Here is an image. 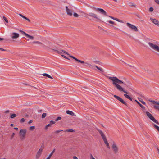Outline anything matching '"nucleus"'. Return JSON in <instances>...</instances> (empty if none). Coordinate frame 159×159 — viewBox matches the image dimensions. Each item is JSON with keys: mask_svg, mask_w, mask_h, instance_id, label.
Masks as SVG:
<instances>
[{"mask_svg": "<svg viewBox=\"0 0 159 159\" xmlns=\"http://www.w3.org/2000/svg\"><path fill=\"white\" fill-rule=\"evenodd\" d=\"M14 129H16V130H17L18 129V128H17V127H15L14 128Z\"/></svg>", "mask_w": 159, "mask_h": 159, "instance_id": "obj_61", "label": "nucleus"}, {"mask_svg": "<svg viewBox=\"0 0 159 159\" xmlns=\"http://www.w3.org/2000/svg\"><path fill=\"white\" fill-rule=\"evenodd\" d=\"M51 157V156H50V155H49V156L46 159H50Z\"/></svg>", "mask_w": 159, "mask_h": 159, "instance_id": "obj_56", "label": "nucleus"}, {"mask_svg": "<svg viewBox=\"0 0 159 159\" xmlns=\"http://www.w3.org/2000/svg\"><path fill=\"white\" fill-rule=\"evenodd\" d=\"M55 149H54L52 151V152L50 153V154L49 155L50 156H51L52 157V155L53 153L55 152Z\"/></svg>", "mask_w": 159, "mask_h": 159, "instance_id": "obj_33", "label": "nucleus"}, {"mask_svg": "<svg viewBox=\"0 0 159 159\" xmlns=\"http://www.w3.org/2000/svg\"><path fill=\"white\" fill-rule=\"evenodd\" d=\"M128 4L129 6L134 7H136V5H135L134 3H133L131 2H129L128 3Z\"/></svg>", "mask_w": 159, "mask_h": 159, "instance_id": "obj_21", "label": "nucleus"}, {"mask_svg": "<svg viewBox=\"0 0 159 159\" xmlns=\"http://www.w3.org/2000/svg\"><path fill=\"white\" fill-rule=\"evenodd\" d=\"M92 8L94 10H95L96 11H99V12L101 13L103 15H104L107 16V13L106 12L102 9L99 8H96L95 7H92Z\"/></svg>", "mask_w": 159, "mask_h": 159, "instance_id": "obj_4", "label": "nucleus"}, {"mask_svg": "<svg viewBox=\"0 0 159 159\" xmlns=\"http://www.w3.org/2000/svg\"><path fill=\"white\" fill-rule=\"evenodd\" d=\"M24 19L27 20L29 22H30V20L29 19H28V18L26 17L25 16V18Z\"/></svg>", "mask_w": 159, "mask_h": 159, "instance_id": "obj_46", "label": "nucleus"}, {"mask_svg": "<svg viewBox=\"0 0 159 159\" xmlns=\"http://www.w3.org/2000/svg\"><path fill=\"white\" fill-rule=\"evenodd\" d=\"M25 119L24 118H22L20 121V123H23L25 121Z\"/></svg>", "mask_w": 159, "mask_h": 159, "instance_id": "obj_39", "label": "nucleus"}, {"mask_svg": "<svg viewBox=\"0 0 159 159\" xmlns=\"http://www.w3.org/2000/svg\"><path fill=\"white\" fill-rule=\"evenodd\" d=\"M101 136L102 137L103 140H105V139H106V137L104 134H103Z\"/></svg>", "mask_w": 159, "mask_h": 159, "instance_id": "obj_35", "label": "nucleus"}, {"mask_svg": "<svg viewBox=\"0 0 159 159\" xmlns=\"http://www.w3.org/2000/svg\"><path fill=\"white\" fill-rule=\"evenodd\" d=\"M65 131L68 132H74L75 131L72 129H70L66 130Z\"/></svg>", "mask_w": 159, "mask_h": 159, "instance_id": "obj_27", "label": "nucleus"}, {"mask_svg": "<svg viewBox=\"0 0 159 159\" xmlns=\"http://www.w3.org/2000/svg\"><path fill=\"white\" fill-rule=\"evenodd\" d=\"M33 122V121L32 120H30L28 122L29 124H30L32 123Z\"/></svg>", "mask_w": 159, "mask_h": 159, "instance_id": "obj_55", "label": "nucleus"}, {"mask_svg": "<svg viewBox=\"0 0 159 159\" xmlns=\"http://www.w3.org/2000/svg\"><path fill=\"white\" fill-rule=\"evenodd\" d=\"M51 157V156H50V155H49V156L46 159H50Z\"/></svg>", "mask_w": 159, "mask_h": 159, "instance_id": "obj_57", "label": "nucleus"}, {"mask_svg": "<svg viewBox=\"0 0 159 159\" xmlns=\"http://www.w3.org/2000/svg\"><path fill=\"white\" fill-rule=\"evenodd\" d=\"M151 21L154 24L157 25L159 26V22L155 19H153L152 18H150Z\"/></svg>", "mask_w": 159, "mask_h": 159, "instance_id": "obj_13", "label": "nucleus"}, {"mask_svg": "<svg viewBox=\"0 0 159 159\" xmlns=\"http://www.w3.org/2000/svg\"><path fill=\"white\" fill-rule=\"evenodd\" d=\"M153 125L154 127L159 132V127L154 124H153Z\"/></svg>", "mask_w": 159, "mask_h": 159, "instance_id": "obj_28", "label": "nucleus"}, {"mask_svg": "<svg viewBox=\"0 0 159 159\" xmlns=\"http://www.w3.org/2000/svg\"><path fill=\"white\" fill-rule=\"evenodd\" d=\"M135 101L138 104V105L143 110L145 109V107L142 105L139 102L137 101V100H135Z\"/></svg>", "mask_w": 159, "mask_h": 159, "instance_id": "obj_16", "label": "nucleus"}, {"mask_svg": "<svg viewBox=\"0 0 159 159\" xmlns=\"http://www.w3.org/2000/svg\"><path fill=\"white\" fill-rule=\"evenodd\" d=\"M146 114L148 117L151 120H152V119L154 117L148 111H147L146 112Z\"/></svg>", "mask_w": 159, "mask_h": 159, "instance_id": "obj_14", "label": "nucleus"}, {"mask_svg": "<svg viewBox=\"0 0 159 159\" xmlns=\"http://www.w3.org/2000/svg\"><path fill=\"white\" fill-rule=\"evenodd\" d=\"M74 16L75 17H78V15L76 13H74L73 14Z\"/></svg>", "mask_w": 159, "mask_h": 159, "instance_id": "obj_40", "label": "nucleus"}, {"mask_svg": "<svg viewBox=\"0 0 159 159\" xmlns=\"http://www.w3.org/2000/svg\"><path fill=\"white\" fill-rule=\"evenodd\" d=\"M19 15L21 16V17H22L24 19L25 18V16L23 15L22 14H19Z\"/></svg>", "mask_w": 159, "mask_h": 159, "instance_id": "obj_53", "label": "nucleus"}, {"mask_svg": "<svg viewBox=\"0 0 159 159\" xmlns=\"http://www.w3.org/2000/svg\"><path fill=\"white\" fill-rule=\"evenodd\" d=\"M139 101L143 105H145L146 103L145 102L143 101L142 99L141 98L138 99Z\"/></svg>", "mask_w": 159, "mask_h": 159, "instance_id": "obj_29", "label": "nucleus"}, {"mask_svg": "<svg viewBox=\"0 0 159 159\" xmlns=\"http://www.w3.org/2000/svg\"><path fill=\"white\" fill-rule=\"evenodd\" d=\"M11 38L13 39H17L19 37V34L13 32L12 33Z\"/></svg>", "mask_w": 159, "mask_h": 159, "instance_id": "obj_12", "label": "nucleus"}, {"mask_svg": "<svg viewBox=\"0 0 159 159\" xmlns=\"http://www.w3.org/2000/svg\"><path fill=\"white\" fill-rule=\"evenodd\" d=\"M153 10H154L153 8L152 7H150L149 9V11L150 12L152 11H153Z\"/></svg>", "mask_w": 159, "mask_h": 159, "instance_id": "obj_45", "label": "nucleus"}, {"mask_svg": "<svg viewBox=\"0 0 159 159\" xmlns=\"http://www.w3.org/2000/svg\"><path fill=\"white\" fill-rule=\"evenodd\" d=\"M42 75L44 76H46L48 77V78L52 79V77L50 75H49L48 74L43 73L42 74Z\"/></svg>", "mask_w": 159, "mask_h": 159, "instance_id": "obj_19", "label": "nucleus"}, {"mask_svg": "<svg viewBox=\"0 0 159 159\" xmlns=\"http://www.w3.org/2000/svg\"><path fill=\"white\" fill-rule=\"evenodd\" d=\"M3 18L4 19V20L7 23H8V20L7 19L6 17H5V16H3Z\"/></svg>", "mask_w": 159, "mask_h": 159, "instance_id": "obj_38", "label": "nucleus"}, {"mask_svg": "<svg viewBox=\"0 0 159 159\" xmlns=\"http://www.w3.org/2000/svg\"><path fill=\"white\" fill-rule=\"evenodd\" d=\"M16 116V115L15 114H11L10 117L11 119H13Z\"/></svg>", "mask_w": 159, "mask_h": 159, "instance_id": "obj_23", "label": "nucleus"}, {"mask_svg": "<svg viewBox=\"0 0 159 159\" xmlns=\"http://www.w3.org/2000/svg\"><path fill=\"white\" fill-rule=\"evenodd\" d=\"M90 159H95L93 156H92V154H90Z\"/></svg>", "mask_w": 159, "mask_h": 159, "instance_id": "obj_52", "label": "nucleus"}, {"mask_svg": "<svg viewBox=\"0 0 159 159\" xmlns=\"http://www.w3.org/2000/svg\"><path fill=\"white\" fill-rule=\"evenodd\" d=\"M35 128V127L34 126H30V130H33Z\"/></svg>", "mask_w": 159, "mask_h": 159, "instance_id": "obj_41", "label": "nucleus"}, {"mask_svg": "<svg viewBox=\"0 0 159 159\" xmlns=\"http://www.w3.org/2000/svg\"><path fill=\"white\" fill-rule=\"evenodd\" d=\"M66 113L68 114L71 115V116H74L75 115V114L72 111H70L69 110H67L66 111Z\"/></svg>", "mask_w": 159, "mask_h": 159, "instance_id": "obj_15", "label": "nucleus"}, {"mask_svg": "<svg viewBox=\"0 0 159 159\" xmlns=\"http://www.w3.org/2000/svg\"><path fill=\"white\" fill-rule=\"evenodd\" d=\"M9 112H10L9 110H7L5 112V113H9Z\"/></svg>", "mask_w": 159, "mask_h": 159, "instance_id": "obj_54", "label": "nucleus"}, {"mask_svg": "<svg viewBox=\"0 0 159 159\" xmlns=\"http://www.w3.org/2000/svg\"><path fill=\"white\" fill-rule=\"evenodd\" d=\"M61 119V117L60 116L58 117L56 119L55 121H57L60 120Z\"/></svg>", "mask_w": 159, "mask_h": 159, "instance_id": "obj_34", "label": "nucleus"}, {"mask_svg": "<svg viewBox=\"0 0 159 159\" xmlns=\"http://www.w3.org/2000/svg\"><path fill=\"white\" fill-rule=\"evenodd\" d=\"M33 43H34L39 44H42V43L41 42H39L38 41H34L33 42Z\"/></svg>", "mask_w": 159, "mask_h": 159, "instance_id": "obj_36", "label": "nucleus"}, {"mask_svg": "<svg viewBox=\"0 0 159 159\" xmlns=\"http://www.w3.org/2000/svg\"><path fill=\"white\" fill-rule=\"evenodd\" d=\"M107 77L113 82L112 84L120 91H123L125 93L128 94V93L124 90V89L119 84H124V82L121 80L119 79L117 77L115 76L110 77L107 76Z\"/></svg>", "mask_w": 159, "mask_h": 159, "instance_id": "obj_1", "label": "nucleus"}, {"mask_svg": "<svg viewBox=\"0 0 159 159\" xmlns=\"http://www.w3.org/2000/svg\"><path fill=\"white\" fill-rule=\"evenodd\" d=\"M46 114L45 113H43L42 116V118H45L46 116Z\"/></svg>", "mask_w": 159, "mask_h": 159, "instance_id": "obj_37", "label": "nucleus"}, {"mask_svg": "<svg viewBox=\"0 0 159 159\" xmlns=\"http://www.w3.org/2000/svg\"><path fill=\"white\" fill-rule=\"evenodd\" d=\"M27 36L26 37L27 38H28L31 40H33L34 39V37L28 34L27 35H26Z\"/></svg>", "mask_w": 159, "mask_h": 159, "instance_id": "obj_24", "label": "nucleus"}, {"mask_svg": "<svg viewBox=\"0 0 159 159\" xmlns=\"http://www.w3.org/2000/svg\"><path fill=\"white\" fill-rule=\"evenodd\" d=\"M154 1L157 4L159 5V0H154Z\"/></svg>", "mask_w": 159, "mask_h": 159, "instance_id": "obj_51", "label": "nucleus"}, {"mask_svg": "<svg viewBox=\"0 0 159 159\" xmlns=\"http://www.w3.org/2000/svg\"><path fill=\"white\" fill-rule=\"evenodd\" d=\"M88 15L89 16L96 18L98 20H100L99 18L98 17L97 15L95 13L92 12H90L89 13Z\"/></svg>", "mask_w": 159, "mask_h": 159, "instance_id": "obj_9", "label": "nucleus"}, {"mask_svg": "<svg viewBox=\"0 0 159 159\" xmlns=\"http://www.w3.org/2000/svg\"><path fill=\"white\" fill-rule=\"evenodd\" d=\"M44 148V146L43 144H42L36 154V159H38L40 157Z\"/></svg>", "mask_w": 159, "mask_h": 159, "instance_id": "obj_3", "label": "nucleus"}, {"mask_svg": "<svg viewBox=\"0 0 159 159\" xmlns=\"http://www.w3.org/2000/svg\"><path fill=\"white\" fill-rule=\"evenodd\" d=\"M108 22L109 23H110V24H113L114 23V22L112 21L111 20L108 21Z\"/></svg>", "mask_w": 159, "mask_h": 159, "instance_id": "obj_49", "label": "nucleus"}, {"mask_svg": "<svg viewBox=\"0 0 159 159\" xmlns=\"http://www.w3.org/2000/svg\"><path fill=\"white\" fill-rule=\"evenodd\" d=\"M156 104L159 106V102H157L156 103Z\"/></svg>", "mask_w": 159, "mask_h": 159, "instance_id": "obj_64", "label": "nucleus"}, {"mask_svg": "<svg viewBox=\"0 0 159 159\" xmlns=\"http://www.w3.org/2000/svg\"><path fill=\"white\" fill-rule=\"evenodd\" d=\"M62 131H63V130H56L55 132V133H59L60 132Z\"/></svg>", "mask_w": 159, "mask_h": 159, "instance_id": "obj_50", "label": "nucleus"}, {"mask_svg": "<svg viewBox=\"0 0 159 159\" xmlns=\"http://www.w3.org/2000/svg\"><path fill=\"white\" fill-rule=\"evenodd\" d=\"M69 56L73 58V59H74L75 60V61H78V62H80V63H85V64H87V65H89V64H88V63H87V62H85L84 61H81V60H79L78 59H77V58H75V57H74L73 56Z\"/></svg>", "mask_w": 159, "mask_h": 159, "instance_id": "obj_8", "label": "nucleus"}, {"mask_svg": "<svg viewBox=\"0 0 159 159\" xmlns=\"http://www.w3.org/2000/svg\"><path fill=\"white\" fill-rule=\"evenodd\" d=\"M66 10L68 15L71 16L72 15V11L68 8L67 6L66 7Z\"/></svg>", "mask_w": 159, "mask_h": 159, "instance_id": "obj_11", "label": "nucleus"}, {"mask_svg": "<svg viewBox=\"0 0 159 159\" xmlns=\"http://www.w3.org/2000/svg\"><path fill=\"white\" fill-rule=\"evenodd\" d=\"M61 51L62 52H63L64 53H65L67 55H69V54L66 51L62 50H61Z\"/></svg>", "mask_w": 159, "mask_h": 159, "instance_id": "obj_47", "label": "nucleus"}, {"mask_svg": "<svg viewBox=\"0 0 159 159\" xmlns=\"http://www.w3.org/2000/svg\"><path fill=\"white\" fill-rule=\"evenodd\" d=\"M73 159H78V158L76 156H75L73 157Z\"/></svg>", "mask_w": 159, "mask_h": 159, "instance_id": "obj_59", "label": "nucleus"}, {"mask_svg": "<svg viewBox=\"0 0 159 159\" xmlns=\"http://www.w3.org/2000/svg\"><path fill=\"white\" fill-rule=\"evenodd\" d=\"M154 107L155 109H157L158 110H159V106H156V105H154Z\"/></svg>", "mask_w": 159, "mask_h": 159, "instance_id": "obj_42", "label": "nucleus"}, {"mask_svg": "<svg viewBox=\"0 0 159 159\" xmlns=\"http://www.w3.org/2000/svg\"><path fill=\"white\" fill-rule=\"evenodd\" d=\"M127 26L129 28L131 29L132 30H134L135 31H138L137 27L135 25L130 24V23L127 22L126 23Z\"/></svg>", "mask_w": 159, "mask_h": 159, "instance_id": "obj_6", "label": "nucleus"}, {"mask_svg": "<svg viewBox=\"0 0 159 159\" xmlns=\"http://www.w3.org/2000/svg\"><path fill=\"white\" fill-rule=\"evenodd\" d=\"M104 141V142L105 143V144L107 146V148L109 149L110 148V147L109 144L107 142V139H105V140H103Z\"/></svg>", "mask_w": 159, "mask_h": 159, "instance_id": "obj_17", "label": "nucleus"}, {"mask_svg": "<svg viewBox=\"0 0 159 159\" xmlns=\"http://www.w3.org/2000/svg\"><path fill=\"white\" fill-rule=\"evenodd\" d=\"M61 56L63 57L64 58H66V59L68 60H70V59L68 57H66V56H65V55H61Z\"/></svg>", "mask_w": 159, "mask_h": 159, "instance_id": "obj_43", "label": "nucleus"}, {"mask_svg": "<svg viewBox=\"0 0 159 159\" xmlns=\"http://www.w3.org/2000/svg\"><path fill=\"white\" fill-rule=\"evenodd\" d=\"M0 50H2V51H5V50L3 49V48H0Z\"/></svg>", "mask_w": 159, "mask_h": 159, "instance_id": "obj_58", "label": "nucleus"}, {"mask_svg": "<svg viewBox=\"0 0 159 159\" xmlns=\"http://www.w3.org/2000/svg\"><path fill=\"white\" fill-rule=\"evenodd\" d=\"M52 50L53 51H54V52H56L57 53H58V54H61V53H62V52H61L60 51H59L57 50L54 49L53 48H52Z\"/></svg>", "mask_w": 159, "mask_h": 159, "instance_id": "obj_25", "label": "nucleus"}, {"mask_svg": "<svg viewBox=\"0 0 159 159\" xmlns=\"http://www.w3.org/2000/svg\"><path fill=\"white\" fill-rule=\"evenodd\" d=\"M148 44L152 48L159 52V47L158 46L151 42H149Z\"/></svg>", "mask_w": 159, "mask_h": 159, "instance_id": "obj_2", "label": "nucleus"}, {"mask_svg": "<svg viewBox=\"0 0 159 159\" xmlns=\"http://www.w3.org/2000/svg\"><path fill=\"white\" fill-rule=\"evenodd\" d=\"M112 148L113 149L114 152L116 153L118 151V148L116 144L114 143L112 146Z\"/></svg>", "mask_w": 159, "mask_h": 159, "instance_id": "obj_10", "label": "nucleus"}, {"mask_svg": "<svg viewBox=\"0 0 159 159\" xmlns=\"http://www.w3.org/2000/svg\"><path fill=\"white\" fill-rule=\"evenodd\" d=\"M22 34H23V35H24L25 37L27 35H27V34H26L25 32L24 31H22Z\"/></svg>", "mask_w": 159, "mask_h": 159, "instance_id": "obj_44", "label": "nucleus"}, {"mask_svg": "<svg viewBox=\"0 0 159 159\" xmlns=\"http://www.w3.org/2000/svg\"><path fill=\"white\" fill-rule=\"evenodd\" d=\"M114 97L119 101L121 103L127 106L128 104L121 98L116 95H114Z\"/></svg>", "mask_w": 159, "mask_h": 159, "instance_id": "obj_5", "label": "nucleus"}, {"mask_svg": "<svg viewBox=\"0 0 159 159\" xmlns=\"http://www.w3.org/2000/svg\"><path fill=\"white\" fill-rule=\"evenodd\" d=\"M97 130L99 132L100 134L101 135L104 134L103 133L102 131H101V130L99 129H97Z\"/></svg>", "mask_w": 159, "mask_h": 159, "instance_id": "obj_32", "label": "nucleus"}, {"mask_svg": "<svg viewBox=\"0 0 159 159\" xmlns=\"http://www.w3.org/2000/svg\"><path fill=\"white\" fill-rule=\"evenodd\" d=\"M124 96H125V97L129 99L130 101L132 100L133 98L131 97H130L129 95L125 94H124Z\"/></svg>", "mask_w": 159, "mask_h": 159, "instance_id": "obj_18", "label": "nucleus"}, {"mask_svg": "<svg viewBox=\"0 0 159 159\" xmlns=\"http://www.w3.org/2000/svg\"><path fill=\"white\" fill-rule=\"evenodd\" d=\"M13 125H13V124H11V125H10V126H12H12H13Z\"/></svg>", "mask_w": 159, "mask_h": 159, "instance_id": "obj_63", "label": "nucleus"}, {"mask_svg": "<svg viewBox=\"0 0 159 159\" xmlns=\"http://www.w3.org/2000/svg\"><path fill=\"white\" fill-rule=\"evenodd\" d=\"M4 39L3 38H0V41L1 40H3Z\"/></svg>", "mask_w": 159, "mask_h": 159, "instance_id": "obj_60", "label": "nucleus"}, {"mask_svg": "<svg viewBox=\"0 0 159 159\" xmlns=\"http://www.w3.org/2000/svg\"><path fill=\"white\" fill-rule=\"evenodd\" d=\"M149 101H150V102L154 104H156V103L157 102L155 101L151 100L150 99L149 100Z\"/></svg>", "mask_w": 159, "mask_h": 159, "instance_id": "obj_31", "label": "nucleus"}, {"mask_svg": "<svg viewBox=\"0 0 159 159\" xmlns=\"http://www.w3.org/2000/svg\"><path fill=\"white\" fill-rule=\"evenodd\" d=\"M94 62L95 63H98V61H94Z\"/></svg>", "mask_w": 159, "mask_h": 159, "instance_id": "obj_62", "label": "nucleus"}, {"mask_svg": "<svg viewBox=\"0 0 159 159\" xmlns=\"http://www.w3.org/2000/svg\"><path fill=\"white\" fill-rule=\"evenodd\" d=\"M52 126L51 123H49L45 127L46 129H47L49 127H51Z\"/></svg>", "mask_w": 159, "mask_h": 159, "instance_id": "obj_30", "label": "nucleus"}, {"mask_svg": "<svg viewBox=\"0 0 159 159\" xmlns=\"http://www.w3.org/2000/svg\"><path fill=\"white\" fill-rule=\"evenodd\" d=\"M26 130L25 129H21L20 132V136L24 138L26 134Z\"/></svg>", "mask_w": 159, "mask_h": 159, "instance_id": "obj_7", "label": "nucleus"}, {"mask_svg": "<svg viewBox=\"0 0 159 159\" xmlns=\"http://www.w3.org/2000/svg\"><path fill=\"white\" fill-rule=\"evenodd\" d=\"M55 123V121H53V120H51L50 121V123H51V125L52 124H53Z\"/></svg>", "mask_w": 159, "mask_h": 159, "instance_id": "obj_48", "label": "nucleus"}, {"mask_svg": "<svg viewBox=\"0 0 159 159\" xmlns=\"http://www.w3.org/2000/svg\"><path fill=\"white\" fill-rule=\"evenodd\" d=\"M152 121L157 124H159V122L154 117H153L151 120Z\"/></svg>", "mask_w": 159, "mask_h": 159, "instance_id": "obj_22", "label": "nucleus"}, {"mask_svg": "<svg viewBox=\"0 0 159 159\" xmlns=\"http://www.w3.org/2000/svg\"><path fill=\"white\" fill-rule=\"evenodd\" d=\"M110 17L111 18V19L114 20H115L117 21H118L119 22H122V21L120 20V19H118L117 18H114L113 17H112V16H110Z\"/></svg>", "mask_w": 159, "mask_h": 159, "instance_id": "obj_20", "label": "nucleus"}, {"mask_svg": "<svg viewBox=\"0 0 159 159\" xmlns=\"http://www.w3.org/2000/svg\"><path fill=\"white\" fill-rule=\"evenodd\" d=\"M96 67L98 70H100L102 72H104V70L102 69L100 67H99L97 66H95Z\"/></svg>", "mask_w": 159, "mask_h": 159, "instance_id": "obj_26", "label": "nucleus"}]
</instances>
